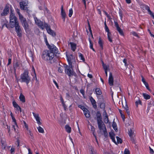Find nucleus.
<instances>
[{
	"instance_id": "a211bd4d",
	"label": "nucleus",
	"mask_w": 154,
	"mask_h": 154,
	"mask_svg": "<svg viewBox=\"0 0 154 154\" xmlns=\"http://www.w3.org/2000/svg\"><path fill=\"white\" fill-rule=\"evenodd\" d=\"M90 100L91 102L93 108L95 109H96L97 108V105L96 104V102L95 100L92 97H90Z\"/></svg>"
},
{
	"instance_id": "338daca9",
	"label": "nucleus",
	"mask_w": 154,
	"mask_h": 154,
	"mask_svg": "<svg viewBox=\"0 0 154 154\" xmlns=\"http://www.w3.org/2000/svg\"><path fill=\"white\" fill-rule=\"evenodd\" d=\"M148 11L149 12V14L152 17H153V15H154L153 13L152 12L150 11V9H149V10Z\"/></svg>"
},
{
	"instance_id": "4d7b16f0",
	"label": "nucleus",
	"mask_w": 154,
	"mask_h": 154,
	"mask_svg": "<svg viewBox=\"0 0 154 154\" xmlns=\"http://www.w3.org/2000/svg\"><path fill=\"white\" fill-rule=\"evenodd\" d=\"M1 143L2 144V147L4 149H5V142H3L2 140L1 141Z\"/></svg>"
},
{
	"instance_id": "5fc2aeb1",
	"label": "nucleus",
	"mask_w": 154,
	"mask_h": 154,
	"mask_svg": "<svg viewBox=\"0 0 154 154\" xmlns=\"http://www.w3.org/2000/svg\"><path fill=\"white\" fill-rule=\"evenodd\" d=\"M131 33L134 36L137 37L138 38H140L138 34L135 32H132Z\"/></svg>"
},
{
	"instance_id": "412c9836",
	"label": "nucleus",
	"mask_w": 154,
	"mask_h": 154,
	"mask_svg": "<svg viewBox=\"0 0 154 154\" xmlns=\"http://www.w3.org/2000/svg\"><path fill=\"white\" fill-rule=\"evenodd\" d=\"M69 44L70 45L71 48V50L73 51H75L76 48V44L72 42H70Z\"/></svg>"
},
{
	"instance_id": "3c124183",
	"label": "nucleus",
	"mask_w": 154,
	"mask_h": 154,
	"mask_svg": "<svg viewBox=\"0 0 154 154\" xmlns=\"http://www.w3.org/2000/svg\"><path fill=\"white\" fill-rule=\"evenodd\" d=\"M78 107L81 108L82 109L83 111H84V110H86V108H85V107L83 106H82L81 105H79L78 106Z\"/></svg>"
},
{
	"instance_id": "e433bc0d",
	"label": "nucleus",
	"mask_w": 154,
	"mask_h": 154,
	"mask_svg": "<svg viewBox=\"0 0 154 154\" xmlns=\"http://www.w3.org/2000/svg\"><path fill=\"white\" fill-rule=\"evenodd\" d=\"M37 129L38 132L41 133H43L44 132V130L43 128L41 126H39L37 128Z\"/></svg>"
},
{
	"instance_id": "20e7f679",
	"label": "nucleus",
	"mask_w": 154,
	"mask_h": 154,
	"mask_svg": "<svg viewBox=\"0 0 154 154\" xmlns=\"http://www.w3.org/2000/svg\"><path fill=\"white\" fill-rule=\"evenodd\" d=\"M54 56V54L53 53H51L49 51H44L43 52L42 58L45 60H51L53 59Z\"/></svg>"
},
{
	"instance_id": "f257e3e1",
	"label": "nucleus",
	"mask_w": 154,
	"mask_h": 154,
	"mask_svg": "<svg viewBox=\"0 0 154 154\" xmlns=\"http://www.w3.org/2000/svg\"><path fill=\"white\" fill-rule=\"evenodd\" d=\"M64 66L65 68V73L69 76V78L73 76L75 77L76 78L78 77L77 74L73 69V66L72 65L71 66L64 64Z\"/></svg>"
},
{
	"instance_id": "e2e57ef3",
	"label": "nucleus",
	"mask_w": 154,
	"mask_h": 154,
	"mask_svg": "<svg viewBox=\"0 0 154 154\" xmlns=\"http://www.w3.org/2000/svg\"><path fill=\"white\" fill-rule=\"evenodd\" d=\"M11 63V58H9L8 59V63L7 66H8L9 65H10Z\"/></svg>"
},
{
	"instance_id": "4be33fe9",
	"label": "nucleus",
	"mask_w": 154,
	"mask_h": 154,
	"mask_svg": "<svg viewBox=\"0 0 154 154\" xmlns=\"http://www.w3.org/2000/svg\"><path fill=\"white\" fill-rule=\"evenodd\" d=\"M91 131L92 132V134L94 137H95L96 141L97 143H98V141L97 140V137L96 135L94 133L95 132V128H94V127L92 125H91Z\"/></svg>"
},
{
	"instance_id": "a19ab883",
	"label": "nucleus",
	"mask_w": 154,
	"mask_h": 154,
	"mask_svg": "<svg viewBox=\"0 0 154 154\" xmlns=\"http://www.w3.org/2000/svg\"><path fill=\"white\" fill-rule=\"evenodd\" d=\"M109 136L111 139H112L114 137H115V134L114 133L112 132H110L109 133Z\"/></svg>"
},
{
	"instance_id": "79ce46f5",
	"label": "nucleus",
	"mask_w": 154,
	"mask_h": 154,
	"mask_svg": "<svg viewBox=\"0 0 154 154\" xmlns=\"http://www.w3.org/2000/svg\"><path fill=\"white\" fill-rule=\"evenodd\" d=\"M117 143H122V141L121 138H119V137L117 136L116 137Z\"/></svg>"
},
{
	"instance_id": "8fccbe9b",
	"label": "nucleus",
	"mask_w": 154,
	"mask_h": 154,
	"mask_svg": "<svg viewBox=\"0 0 154 154\" xmlns=\"http://www.w3.org/2000/svg\"><path fill=\"white\" fill-rule=\"evenodd\" d=\"M34 20L35 21V23L37 24L38 23H39L41 21L38 19L36 17H34Z\"/></svg>"
},
{
	"instance_id": "6e6d98bb",
	"label": "nucleus",
	"mask_w": 154,
	"mask_h": 154,
	"mask_svg": "<svg viewBox=\"0 0 154 154\" xmlns=\"http://www.w3.org/2000/svg\"><path fill=\"white\" fill-rule=\"evenodd\" d=\"M23 124L24 125V126H25V128H26L27 130V131H28V129H29V128L28 127V126L27 124L26 123V122L25 121H23Z\"/></svg>"
},
{
	"instance_id": "4468645a",
	"label": "nucleus",
	"mask_w": 154,
	"mask_h": 154,
	"mask_svg": "<svg viewBox=\"0 0 154 154\" xmlns=\"http://www.w3.org/2000/svg\"><path fill=\"white\" fill-rule=\"evenodd\" d=\"M1 24L2 26V28H3L5 26L8 29L10 28L9 24H8V22L6 19L1 20Z\"/></svg>"
},
{
	"instance_id": "c756f323",
	"label": "nucleus",
	"mask_w": 154,
	"mask_h": 154,
	"mask_svg": "<svg viewBox=\"0 0 154 154\" xmlns=\"http://www.w3.org/2000/svg\"><path fill=\"white\" fill-rule=\"evenodd\" d=\"M89 41V42L90 44V48L91 49H92L93 51H95V50L93 48V43L92 42V41L90 38H88Z\"/></svg>"
},
{
	"instance_id": "37998d69",
	"label": "nucleus",
	"mask_w": 154,
	"mask_h": 154,
	"mask_svg": "<svg viewBox=\"0 0 154 154\" xmlns=\"http://www.w3.org/2000/svg\"><path fill=\"white\" fill-rule=\"evenodd\" d=\"M134 133V132L131 129L129 130L128 134L130 137H131L133 136Z\"/></svg>"
},
{
	"instance_id": "0e129e2a",
	"label": "nucleus",
	"mask_w": 154,
	"mask_h": 154,
	"mask_svg": "<svg viewBox=\"0 0 154 154\" xmlns=\"http://www.w3.org/2000/svg\"><path fill=\"white\" fill-rule=\"evenodd\" d=\"M32 71H33V72H34V73L35 74V79L36 80H37V78H36V73H35V69H34V67L33 66H32Z\"/></svg>"
},
{
	"instance_id": "ea45409f",
	"label": "nucleus",
	"mask_w": 154,
	"mask_h": 154,
	"mask_svg": "<svg viewBox=\"0 0 154 154\" xmlns=\"http://www.w3.org/2000/svg\"><path fill=\"white\" fill-rule=\"evenodd\" d=\"M29 131V132L27 133L29 135V137L31 139H33V134L31 132V131L30 130L28 131Z\"/></svg>"
},
{
	"instance_id": "f704fd0d",
	"label": "nucleus",
	"mask_w": 154,
	"mask_h": 154,
	"mask_svg": "<svg viewBox=\"0 0 154 154\" xmlns=\"http://www.w3.org/2000/svg\"><path fill=\"white\" fill-rule=\"evenodd\" d=\"M125 109L126 112L128 115H130V111L129 109V108L127 104H126L125 107Z\"/></svg>"
},
{
	"instance_id": "c9c22d12",
	"label": "nucleus",
	"mask_w": 154,
	"mask_h": 154,
	"mask_svg": "<svg viewBox=\"0 0 154 154\" xmlns=\"http://www.w3.org/2000/svg\"><path fill=\"white\" fill-rule=\"evenodd\" d=\"M112 126L113 128L116 131V130L117 131V126L116 125V124L115 122H113Z\"/></svg>"
},
{
	"instance_id": "2f4dec72",
	"label": "nucleus",
	"mask_w": 154,
	"mask_h": 154,
	"mask_svg": "<svg viewBox=\"0 0 154 154\" xmlns=\"http://www.w3.org/2000/svg\"><path fill=\"white\" fill-rule=\"evenodd\" d=\"M142 8H143V10H146L147 11H148L150 9L149 7L146 5H142Z\"/></svg>"
},
{
	"instance_id": "423d86ee",
	"label": "nucleus",
	"mask_w": 154,
	"mask_h": 154,
	"mask_svg": "<svg viewBox=\"0 0 154 154\" xmlns=\"http://www.w3.org/2000/svg\"><path fill=\"white\" fill-rule=\"evenodd\" d=\"M48 48L49 49V51L53 53L57 58H59V55L60 53H58V49L54 45L51 44L50 45H49Z\"/></svg>"
},
{
	"instance_id": "a18cd8bd",
	"label": "nucleus",
	"mask_w": 154,
	"mask_h": 154,
	"mask_svg": "<svg viewBox=\"0 0 154 154\" xmlns=\"http://www.w3.org/2000/svg\"><path fill=\"white\" fill-rule=\"evenodd\" d=\"M20 10L19 9L17 8L16 9V12L19 15V18L23 16L22 14H20Z\"/></svg>"
},
{
	"instance_id": "aec40b11",
	"label": "nucleus",
	"mask_w": 154,
	"mask_h": 154,
	"mask_svg": "<svg viewBox=\"0 0 154 154\" xmlns=\"http://www.w3.org/2000/svg\"><path fill=\"white\" fill-rule=\"evenodd\" d=\"M32 114L37 121V123L39 125H41L42 123L40 121V119L38 114H35L34 112H32Z\"/></svg>"
},
{
	"instance_id": "473e14b6",
	"label": "nucleus",
	"mask_w": 154,
	"mask_h": 154,
	"mask_svg": "<svg viewBox=\"0 0 154 154\" xmlns=\"http://www.w3.org/2000/svg\"><path fill=\"white\" fill-rule=\"evenodd\" d=\"M79 57L80 58V60L83 62L85 60L83 56V55L81 53H79Z\"/></svg>"
},
{
	"instance_id": "7c9ffc66",
	"label": "nucleus",
	"mask_w": 154,
	"mask_h": 154,
	"mask_svg": "<svg viewBox=\"0 0 154 154\" xmlns=\"http://www.w3.org/2000/svg\"><path fill=\"white\" fill-rule=\"evenodd\" d=\"M143 95L144 99H145L146 100L149 99L150 98V96L146 94L143 93Z\"/></svg>"
},
{
	"instance_id": "052dcab7",
	"label": "nucleus",
	"mask_w": 154,
	"mask_h": 154,
	"mask_svg": "<svg viewBox=\"0 0 154 154\" xmlns=\"http://www.w3.org/2000/svg\"><path fill=\"white\" fill-rule=\"evenodd\" d=\"M45 40L46 45L48 47H49V45H50L49 44L46 37H45Z\"/></svg>"
},
{
	"instance_id": "2eb2a0df",
	"label": "nucleus",
	"mask_w": 154,
	"mask_h": 154,
	"mask_svg": "<svg viewBox=\"0 0 154 154\" xmlns=\"http://www.w3.org/2000/svg\"><path fill=\"white\" fill-rule=\"evenodd\" d=\"M45 29L48 34L51 35L53 37H54L56 36V32L54 31L51 29L50 26L48 25V26L46 27Z\"/></svg>"
},
{
	"instance_id": "f03ea898",
	"label": "nucleus",
	"mask_w": 154,
	"mask_h": 154,
	"mask_svg": "<svg viewBox=\"0 0 154 154\" xmlns=\"http://www.w3.org/2000/svg\"><path fill=\"white\" fill-rule=\"evenodd\" d=\"M19 24L17 18L11 10L10 15L9 25L10 28H13Z\"/></svg>"
},
{
	"instance_id": "09e8293b",
	"label": "nucleus",
	"mask_w": 154,
	"mask_h": 154,
	"mask_svg": "<svg viewBox=\"0 0 154 154\" xmlns=\"http://www.w3.org/2000/svg\"><path fill=\"white\" fill-rule=\"evenodd\" d=\"M13 106L15 108L16 107H19L20 106L15 101L13 102Z\"/></svg>"
},
{
	"instance_id": "c85d7f7f",
	"label": "nucleus",
	"mask_w": 154,
	"mask_h": 154,
	"mask_svg": "<svg viewBox=\"0 0 154 154\" xmlns=\"http://www.w3.org/2000/svg\"><path fill=\"white\" fill-rule=\"evenodd\" d=\"M66 131L68 133H70L71 131V128L68 125H66L65 127Z\"/></svg>"
},
{
	"instance_id": "69168bd1",
	"label": "nucleus",
	"mask_w": 154,
	"mask_h": 154,
	"mask_svg": "<svg viewBox=\"0 0 154 154\" xmlns=\"http://www.w3.org/2000/svg\"><path fill=\"white\" fill-rule=\"evenodd\" d=\"M15 149L13 147H11V154H13L14 153Z\"/></svg>"
},
{
	"instance_id": "9b49d317",
	"label": "nucleus",
	"mask_w": 154,
	"mask_h": 154,
	"mask_svg": "<svg viewBox=\"0 0 154 154\" xmlns=\"http://www.w3.org/2000/svg\"><path fill=\"white\" fill-rule=\"evenodd\" d=\"M60 15L63 21V22H65L66 18L67 17V15L65 11L63 9V5L61 6Z\"/></svg>"
},
{
	"instance_id": "774afa93",
	"label": "nucleus",
	"mask_w": 154,
	"mask_h": 154,
	"mask_svg": "<svg viewBox=\"0 0 154 154\" xmlns=\"http://www.w3.org/2000/svg\"><path fill=\"white\" fill-rule=\"evenodd\" d=\"M149 148L150 150V153L153 154L154 153L153 150L150 147H149Z\"/></svg>"
},
{
	"instance_id": "bb28decb",
	"label": "nucleus",
	"mask_w": 154,
	"mask_h": 154,
	"mask_svg": "<svg viewBox=\"0 0 154 154\" xmlns=\"http://www.w3.org/2000/svg\"><path fill=\"white\" fill-rule=\"evenodd\" d=\"M104 112L105 113V116L104 119V121L106 123H107L109 121L108 116L105 110H104Z\"/></svg>"
},
{
	"instance_id": "1a4fd4ad",
	"label": "nucleus",
	"mask_w": 154,
	"mask_h": 154,
	"mask_svg": "<svg viewBox=\"0 0 154 154\" xmlns=\"http://www.w3.org/2000/svg\"><path fill=\"white\" fill-rule=\"evenodd\" d=\"M15 31L18 37L21 38L22 36V31L21 27L20 24L14 27Z\"/></svg>"
},
{
	"instance_id": "864d4df0",
	"label": "nucleus",
	"mask_w": 154,
	"mask_h": 154,
	"mask_svg": "<svg viewBox=\"0 0 154 154\" xmlns=\"http://www.w3.org/2000/svg\"><path fill=\"white\" fill-rule=\"evenodd\" d=\"M105 31L107 32V34H110L111 33L110 32L107 26H106L105 27Z\"/></svg>"
},
{
	"instance_id": "0eeeda50",
	"label": "nucleus",
	"mask_w": 154,
	"mask_h": 154,
	"mask_svg": "<svg viewBox=\"0 0 154 154\" xmlns=\"http://www.w3.org/2000/svg\"><path fill=\"white\" fill-rule=\"evenodd\" d=\"M21 23L25 31L26 32L29 29V25L27 22V21L25 18L23 16L19 18Z\"/></svg>"
},
{
	"instance_id": "13d9d810",
	"label": "nucleus",
	"mask_w": 154,
	"mask_h": 154,
	"mask_svg": "<svg viewBox=\"0 0 154 154\" xmlns=\"http://www.w3.org/2000/svg\"><path fill=\"white\" fill-rule=\"evenodd\" d=\"M119 14L121 19H122V18L123 13L122 11L121 10H119Z\"/></svg>"
},
{
	"instance_id": "f8f14e48",
	"label": "nucleus",
	"mask_w": 154,
	"mask_h": 154,
	"mask_svg": "<svg viewBox=\"0 0 154 154\" xmlns=\"http://www.w3.org/2000/svg\"><path fill=\"white\" fill-rule=\"evenodd\" d=\"M9 6L8 5H6L3 12L1 13V16H5L7 15L9 12Z\"/></svg>"
},
{
	"instance_id": "c03bdc74",
	"label": "nucleus",
	"mask_w": 154,
	"mask_h": 154,
	"mask_svg": "<svg viewBox=\"0 0 154 154\" xmlns=\"http://www.w3.org/2000/svg\"><path fill=\"white\" fill-rule=\"evenodd\" d=\"M103 66L105 71L108 70L109 66H107L106 64H105L104 63H103Z\"/></svg>"
},
{
	"instance_id": "49530a36",
	"label": "nucleus",
	"mask_w": 154,
	"mask_h": 154,
	"mask_svg": "<svg viewBox=\"0 0 154 154\" xmlns=\"http://www.w3.org/2000/svg\"><path fill=\"white\" fill-rule=\"evenodd\" d=\"M73 14V10L72 8L70 9L69 11V17H71Z\"/></svg>"
},
{
	"instance_id": "58836bf2",
	"label": "nucleus",
	"mask_w": 154,
	"mask_h": 154,
	"mask_svg": "<svg viewBox=\"0 0 154 154\" xmlns=\"http://www.w3.org/2000/svg\"><path fill=\"white\" fill-rule=\"evenodd\" d=\"M111 33L107 34L108 38L109 41L111 42H112V40L111 38Z\"/></svg>"
},
{
	"instance_id": "a878e982",
	"label": "nucleus",
	"mask_w": 154,
	"mask_h": 154,
	"mask_svg": "<svg viewBox=\"0 0 154 154\" xmlns=\"http://www.w3.org/2000/svg\"><path fill=\"white\" fill-rule=\"evenodd\" d=\"M19 99L20 101H22L23 103H24L25 102V97L22 93H21L20 94Z\"/></svg>"
},
{
	"instance_id": "6e6552de",
	"label": "nucleus",
	"mask_w": 154,
	"mask_h": 154,
	"mask_svg": "<svg viewBox=\"0 0 154 154\" xmlns=\"http://www.w3.org/2000/svg\"><path fill=\"white\" fill-rule=\"evenodd\" d=\"M20 6L21 10L26 11L28 13H29L30 11L28 9L27 7L28 5L26 2H20Z\"/></svg>"
},
{
	"instance_id": "f3484780",
	"label": "nucleus",
	"mask_w": 154,
	"mask_h": 154,
	"mask_svg": "<svg viewBox=\"0 0 154 154\" xmlns=\"http://www.w3.org/2000/svg\"><path fill=\"white\" fill-rule=\"evenodd\" d=\"M115 26L116 27V29L118 31L119 33L122 35H124V33L122 30L120 28L118 23L114 21Z\"/></svg>"
},
{
	"instance_id": "dca6fc26",
	"label": "nucleus",
	"mask_w": 154,
	"mask_h": 154,
	"mask_svg": "<svg viewBox=\"0 0 154 154\" xmlns=\"http://www.w3.org/2000/svg\"><path fill=\"white\" fill-rule=\"evenodd\" d=\"M38 26L42 29H43L45 28L46 27L48 26V24L47 23L44 22V23L42 21H40L38 23V24H37Z\"/></svg>"
},
{
	"instance_id": "ddd939ff",
	"label": "nucleus",
	"mask_w": 154,
	"mask_h": 154,
	"mask_svg": "<svg viewBox=\"0 0 154 154\" xmlns=\"http://www.w3.org/2000/svg\"><path fill=\"white\" fill-rule=\"evenodd\" d=\"M22 64L21 62L18 60H16V62L13 65V68L14 74L16 75V71L17 68L20 66V65H22Z\"/></svg>"
},
{
	"instance_id": "b1692460",
	"label": "nucleus",
	"mask_w": 154,
	"mask_h": 154,
	"mask_svg": "<svg viewBox=\"0 0 154 154\" xmlns=\"http://www.w3.org/2000/svg\"><path fill=\"white\" fill-rule=\"evenodd\" d=\"M96 116L97 118V120H102V117L101 113L100 111H97L96 112Z\"/></svg>"
},
{
	"instance_id": "6ab92c4d",
	"label": "nucleus",
	"mask_w": 154,
	"mask_h": 154,
	"mask_svg": "<svg viewBox=\"0 0 154 154\" xmlns=\"http://www.w3.org/2000/svg\"><path fill=\"white\" fill-rule=\"evenodd\" d=\"M109 83L110 86H112L113 85V78L111 72L110 73L109 79Z\"/></svg>"
},
{
	"instance_id": "5701e85b",
	"label": "nucleus",
	"mask_w": 154,
	"mask_h": 154,
	"mask_svg": "<svg viewBox=\"0 0 154 154\" xmlns=\"http://www.w3.org/2000/svg\"><path fill=\"white\" fill-rule=\"evenodd\" d=\"M84 113L87 118H89L90 116V112L89 110L86 109L84 111Z\"/></svg>"
},
{
	"instance_id": "4c0bfd02",
	"label": "nucleus",
	"mask_w": 154,
	"mask_h": 154,
	"mask_svg": "<svg viewBox=\"0 0 154 154\" xmlns=\"http://www.w3.org/2000/svg\"><path fill=\"white\" fill-rule=\"evenodd\" d=\"M103 132L104 134L105 137L106 138L107 137H108V134L106 128H105V129H104V130H103Z\"/></svg>"
},
{
	"instance_id": "7ed1b4c3",
	"label": "nucleus",
	"mask_w": 154,
	"mask_h": 154,
	"mask_svg": "<svg viewBox=\"0 0 154 154\" xmlns=\"http://www.w3.org/2000/svg\"><path fill=\"white\" fill-rule=\"evenodd\" d=\"M29 71L27 70H25L20 76L21 82L26 83L27 85H28L29 83L31 81V78L29 76Z\"/></svg>"
},
{
	"instance_id": "393cba45",
	"label": "nucleus",
	"mask_w": 154,
	"mask_h": 154,
	"mask_svg": "<svg viewBox=\"0 0 154 154\" xmlns=\"http://www.w3.org/2000/svg\"><path fill=\"white\" fill-rule=\"evenodd\" d=\"M98 43L101 49L102 50L103 49V43L100 37L99 38Z\"/></svg>"
},
{
	"instance_id": "9d476101",
	"label": "nucleus",
	"mask_w": 154,
	"mask_h": 154,
	"mask_svg": "<svg viewBox=\"0 0 154 154\" xmlns=\"http://www.w3.org/2000/svg\"><path fill=\"white\" fill-rule=\"evenodd\" d=\"M97 123L98 125V128L100 130V131L101 132L102 130H103L106 128L105 125L102 121V120H97Z\"/></svg>"
},
{
	"instance_id": "de8ad7c7",
	"label": "nucleus",
	"mask_w": 154,
	"mask_h": 154,
	"mask_svg": "<svg viewBox=\"0 0 154 154\" xmlns=\"http://www.w3.org/2000/svg\"><path fill=\"white\" fill-rule=\"evenodd\" d=\"M100 107L101 109H104L105 107V104L102 103L100 104Z\"/></svg>"
},
{
	"instance_id": "603ef678",
	"label": "nucleus",
	"mask_w": 154,
	"mask_h": 154,
	"mask_svg": "<svg viewBox=\"0 0 154 154\" xmlns=\"http://www.w3.org/2000/svg\"><path fill=\"white\" fill-rule=\"evenodd\" d=\"M12 119L13 121L14 122V124L17 127L18 126L17 125V123L16 122V120L14 117H12Z\"/></svg>"
},
{
	"instance_id": "bf43d9fd",
	"label": "nucleus",
	"mask_w": 154,
	"mask_h": 154,
	"mask_svg": "<svg viewBox=\"0 0 154 154\" xmlns=\"http://www.w3.org/2000/svg\"><path fill=\"white\" fill-rule=\"evenodd\" d=\"M130 151L128 149H126L124 151V154H130Z\"/></svg>"
},
{
	"instance_id": "72a5a7b5",
	"label": "nucleus",
	"mask_w": 154,
	"mask_h": 154,
	"mask_svg": "<svg viewBox=\"0 0 154 154\" xmlns=\"http://www.w3.org/2000/svg\"><path fill=\"white\" fill-rule=\"evenodd\" d=\"M136 105L137 107H138V105L139 104H140L142 105V103L141 100L138 99L137 101H136L135 102Z\"/></svg>"
},
{
	"instance_id": "680f3d73",
	"label": "nucleus",
	"mask_w": 154,
	"mask_h": 154,
	"mask_svg": "<svg viewBox=\"0 0 154 154\" xmlns=\"http://www.w3.org/2000/svg\"><path fill=\"white\" fill-rule=\"evenodd\" d=\"M63 71V68L61 67H59L58 68V71L60 73L62 72Z\"/></svg>"
},
{
	"instance_id": "39448f33",
	"label": "nucleus",
	"mask_w": 154,
	"mask_h": 154,
	"mask_svg": "<svg viewBox=\"0 0 154 154\" xmlns=\"http://www.w3.org/2000/svg\"><path fill=\"white\" fill-rule=\"evenodd\" d=\"M66 54L69 65L71 66L72 65V63H74L75 62V57L73 55L72 53L66 52Z\"/></svg>"
},
{
	"instance_id": "cd10ccee",
	"label": "nucleus",
	"mask_w": 154,
	"mask_h": 154,
	"mask_svg": "<svg viewBox=\"0 0 154 154\" xmlns=\"http://www.w3.org/2000/svg\"><path fill=\"white\" fill-rule=\"evenodd\" d=\"M95 91L97 95H100L102 94L101 91L99 88H97L95 89Z\"/></svg>"
}]
</instances>
